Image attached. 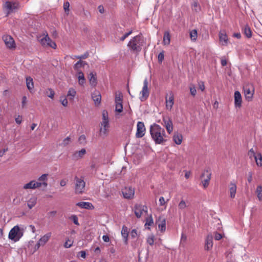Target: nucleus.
<instances>
[{"label": "nucleus", "mask_w": 262, "mask_h": 262, "mask_svg": "<svg viewBox=\"0 0 262 262\" xmlns=\"http://www.w3.org/2000/svg\"><path fill=\"white\" fill-rule=\"evenodd\" d=\"M121 235L123 238V241L125 245L128 244V228L125 225H123L122 227L121 231Z\"/></svg>", "instance_id": "obj_16"}, {"label": "nucleus", "mask_w": 262, "mask_h": 262, "mask_svg": "<svg viewBox=\"0 0 262 262\" xmlns=\"http://www.w3.org/2000/svg\"><path fill=\"white\" fill-rule=\"evenodd\" d=\"M234 105L236 108H240L242 106V98L239 91H235L234 95Z\"/></svg>", "instance_id": "obj_14"}, {"label": "nucleus", "mask_w": 262, "mask_h": 262, "mask_svg": "<svg viewBox=\"0 0 262 262\" xmlns=\"http://www.w3.org/2000/svg\"><path fill=\"white\" fill-rule=\"evenodd\" d=\"M163 121L164 122L165 126L166 127V129L167 132L169 134H170L171 132L172 131V129H173L171 121L169 119L167 120L165 118H163Z\"/></svg>", "instance_id": "obj_23"}, {"label": "nucleus", "mask_w": 262, "mask_h": 262, "mask_svg": "<svg viewBox=\"0 0 262 262\" xmlns=\"http://www.w3.org/2000/svg\"><path fill=\"white\" fill-rule=\"evenodd\" d=\"M37 199L35 197L30 198L27 203L28 207L29 209H32L36 204Z\"/></svg>", "instance_id": "obj_33"}, {"label": "nucleus", "mask_w": 262, "mask_h": 262, "mask_svg": "<svg viewBox=\"0 0 262 262\" xmlns=\"http://www.w3.org/2000/svg\"><path fill=\"white\" fill-rule=\"evenodd\" d=\"M256 154L254 149L253 148H251L249 150V151H248V156L249 157V158L250 159H251L252 158H254V159L255 158V157H256Z\"/></svg>", "instance_id": "obj_48"}, {"label": "nucleus", "mask_w": 262, "mask_h": 262, "mask_svg": "<svg viewBox=\"0 0 262 262\" xmlns=\"http://www.w3.org/2000/svg\"><path fill=\"white\" fill-rule=\"evenodd\" d=\"M256 193L259 201H262V186L261 185L257 186L256 190Z\"/></svg>", "instance_id": "obj_35"}, {"label": "nucleus", "mask_w": 262, "mask_h": 262, "mask_svg": "<svg viewBox=\"0 0 262 262\" xmlns=\"http://www.w3.org/2000/svg\"><path fill=\"white\" fill-rule=\"evenodd\" d=\"M154 243V235H151L149 236L147 239V243L149 245L152 246Z\"/></svg>", "instance_id": "obj_50"}, {"label": "nucleus", "mask_w": 262, "mask_h": 262, "mask_svg": "<svg viewBox=\"0 0 262 262\" xmlns=\"http://www.w3.org/2000/svg\"><path fill=\"white\" fill-rule=\"evenodd\" d=\"M170 33L168 31L164 32L163 36V43L164 45H168L170 43Z\"/></svg>", "instance_id": "obj_30"}, {"label": "nucleus", "mask_w": 262, "mask_h": 262, "mask_svg": "<svg viewBox=\"0 0 262 262\" xmlns=\"http://www.w3.org/2000/svg\"><path fill=\"white\" fill-rule=\"evenodd\" d=\"M77 76L78 79L79 84L81 86H83L85 83L86 80L83 72L81 71H78L77 74Z\"/></svg>", "instance_id": "obj_22"}, {"label": "nucleus", "mask_w": 262, "mask_h": 262, "mask_svg": "<svg viewBox=\"0 0 262 262\" xmlns=\"http://www.w3.org/2000/svg\"><path fill=\"white\" fill-rule=\"evenodd\" d=\"M18 4L16 2H6L4 8L6 9L7 15L11 13L15 12L18 8Z\"/></svg>", "instance_id": "obj_10"}, {"label": "nucleus", "mask_w": 262, "mask_h": 262, "mask_svg": "<svg viewBox=\"0 0 262 262\" xmlns=\"http://www.w3.org/2000/svg\"><path fill=\"white\" fill-rule=\"evenodd\" d=\"M213 235L211 234H208L205 240V250L209 251L213 247Z\"/></svg>", "instance_id": "obj_13"}, {"label": "nucleus", "mask_w": 262, "mask_h": 262, "mask_svg": "<svg viewBox=\"0 0 262 262\" xmlns=\"http://www.w3.org/2000/svg\"><path fill=\"white\" fill-rule=\"evenodd\" d=\"M70 219L71 220L73 223L76 225H79L78 219L77 216L76 215H72L70 217Z\"/></svg>", "instance_id": "obj_47"}, {"label": "nucleus", "mask_w": 262, "mask_h": 262, "mask_svg": "<svg viewBox=\"0 0 262 262\" xmlns=\"http://www.w3.org/2000/svg\"><path fill=\"white\" fill-rule=\"evenodd\" d=\"M190 92L192 96H195L196 94V90L195 86L193 84H192L189 87Z\"/></svg>", "instance_id": "obj_46"}, {"label": "nucleus", "mask_w": 262, "mask_h": 262, "mask_svg": "<svg viewBox=\"0 0 262 262\" xmlns=\"http://www.w3.org/2000/svg\"><path fill=\"white\" fill-rule=\"evenodd\" d=\"M254 160L257 166H262V155L261 153H257L256 157H255Z\"/></svg>", "instance_id": "obj_31"}, {"label": "nucleus", "mask_w": 262, "mask_h": 262, "mask_svg": "<svg viewBox=\"0 0 262 262\" xmlns=\"http://www.w3.org/2000/svg\"><path fill=\"white\" fill-rule=\"evenodd\" d=\"M214 236V239L216 241L221 239L223 237V235L221 233H219L217 232L213 233V237Z\"/></svg>", "instance_id": "obj_49"}, {"label": "nucleus", "mask_w": 262, "mask_h": 262, "mask_svg": "<svg viewBox=\"0 0 262 262\" xmlns=\"http://www.w3.org/2000/svg\"><path fill=\"white\" fill-rule=\"evenodd\" d=\"M150 134L152 139L157 144H161L166 141L164 138L165 136L164 129L156 123L150 125Z\"/></svg>", "instance_id": "obj_1"}, {"label": "nucleus", "mask_w": 262, "mask_h": 262, "mask_svg": "<svg viewBox=\"0 0 262 262\" xmlns=\"http://www.w3.org/2000/svg\"><path fill=\"white\" fill-rule=\"evenodd\" d=\"M92 97L96 105H98L100 103L101 100V96L99 92L94 93L92 94Z\"/></svg>", "instance_id": "obj_25"}, {"label": "nucleus", "mask_w": 262, "mask_h": 262, "mask_svg": "<svg viewBox=\"0 0 262 262\" xmlns=\"http://www.w3.org/2000/svg\"><path fill=\"white\" fill-rule=\"evenodd\" d=\"M88 78L89 79L90 84L92 86H95L96 85L97 78L95 74L93 72H91L88 76Z\"/></svg>", "instance_id": "obj_27"}, {"label": "nucleus", "mask_w": 262, "mask_h": 262, "mask_svg": "<svg viewBox=\"0 0 262 262\" xmlns=\"http://www.w3.org/2000/svg\"><path fill=\"white\" fill-rule=\"evenodd\" d=\"M153 223H154L153 220L151 216L149 219H148L147 220V221L145 224V226H146L148 225V226H151L153 224Z\"/></svg>", "instance_id": "obj_57"}, {"label": "nucleus", "mask_w": 262, "mask_h": 262, "mask_svg": "<svg viewBox=\"0 0 262 262\" xmlns=\"http://www.w3.org/2000/svg\"><path fill=\"white\" fill-rule=\"evenodd\" d=\"M48 186L47 182H41L37 180V181H35V189L37 188H39L42 186L44 188H46Z\"/></svg>", "instance_id": "obj_39"}, {"label": "nucleus", "mask_w": 262, "mask_h": 262, "mask_svg": "<svg viewBox=\"0 0 262 262\" xmlns=\"http://www.w3.org/2000/svg\"><path fill=\"white\" fill-rule=\"evenodd\" d=\"M132 33V31H129L128 32L125 33L120 39L121 41H124L126 38Z\"/></svg>", "instance_id": "obj_53"}, {"label": "nucleus", "mask_w": 262, "mask_h": 262, "mask_svg": "<svg viewBox=\"0 0 262 262\" xmlns=\"http://www.w3.org/2000/svg\"><path fill=\"white\" fill-rule=\"evenodd\" d=\"M76 206L81 208H84L86 209H93L94 206L91 203L86 202H80L76 204Z\"/></svg>", "instance_id": "obj_18"}, {"label": "nucleus", "mask_w": 262, "mask_h": 262, "mask_svg": "<svg viewBox=\"0 0 262 262\" xmlns=\"http://www.w3.org/2000/svg\"><path fill=\"white\" fill-rule=\"evenodd\" d=\"M101 127L100 128V133L105 135L110 127L109 120H102L101 123Z\"/></svg>", "instance_id": "obj_19"}, {"label": "nucleus", "mask_w": 262, "mask_h": 262, "mask_svg": "<svg viewBox=\"0 0 262 262\" xmlns=\"http://www.w3.org/2000/svg\"><path fill=\"white\" fill-rule=\"evenodd\" d=\"M148 82L147 78H146L143 82V86L142 90L140 92L141 95L140 99L141 101H144L147 99L149 96V92L148 89Z\"/></svg>", "instance_id": "obj_8"}, {"label": "nucleus", "mask_w": 262, "mask_h": 262, "mask_svg": "<svg viewBox=\"0 0 262 262\" xmlns=\"http://www.w3.org/2000/svg\"><path fill=\"white\" fill-rule=\"evenodd\" d=\"M191 9L193 11L199 13L201 11V7L196 0H193L191 3Z\"/></svg>", "instance_id": "obj_24"}, {"label": "nucleus", "mask_w": 262, "mask_h": 262, "mask_svg": "<svg viewBox=\"0 0 262 262\" xmlns=\"http://www.w3.org/2000/svg\"><path fill=\"white\" fill-rule=\"evenodd\" d=\"M145 127L143 122L139 121L137 125L136 137L138 138L143 137L145 133Z\"/></svg>", "instance_id": "obj_11"}, {"label": "nucleus", "mask_w": 262, "mask_h": 262, "mask_svg": "<svg viewBox=\"0 0 262 262\" xmlns=\"http://www.w3.org/2000/svg\"><path fill=\"white\" fill-rule=\"evenodd\" d=\"M3 39L8 48L11 49L15 47V41L10 35H4Z\"/></svg>", "instance_id": "obj_12"}, {"label": "nucleus", "mask_w": 262, "mask_h": 262, "mask_svg": "<svg viewBox=\"0 0 262 262\" xmlns=\"http://www.w3.org/2000/svg\"><path fill=\"white\" fill-rule=\"evenodd\" d=\"M74 192L75 194H80L84 192L85 188V182L84 177L75 176L74 179Z\"/></svg>", "instance_id": "obj_3"}, {"label": "nucleus", "mask_w": 262, "mask_h": 262, "mask_svg": "<svg viewBox=\"0 0 262 262\" xmlns=\"http://www.w3.org/2000/svg\"><path fill=\"white\" fill-rule=\"evenodd\" d=\"M48 174H43L38 179V181H40L41 182H47L48 180Z\"/></svg>", "instance_id": "obj_45"}, {"label": "nucleus", "mask_w": 262, "mask_h": 262, "mask_svg": "<svg viewBox=\"0 0 262 262\" xmlns=\"http://www.w3.org/2000/svg\"><path fill=\"white\" fill-rule=\"evenodd\" d=\"M76 94V92L75 90V89H74L72 88H71L69 89V90L68 91V92L67 94V96L71 97V98H70V99H73L74 98V97L75 96Z\"/></svg>", "instance_id": "obj_41"}, {"label": "nucleus", "mask_w": 262, "mask_h": 262, "mask_svg": "<svg viewBox=\"0 0 262 262\" xmlns=\"http://www.w3.org/2000/svg\"><path fill=\"white\" fill-rule=\"evenodd\" d=\"M69 6H70V4H69V2H66L64 3L63 8H64V11L66 12L67 11H69Z\"/></svg>", "instance_id": "obj_62"}, {"label": "nucleus", "mask_w": 262, "mask_h": 262, "mask_svg": "<svg viewBox=\"0 0 262 262\" xmlns=\"http://www.w3.org/2000/svg\"><path fill=\"white\" fill-rule=\"evenodd\" d=\"M122 194L125 198L129 199L133 198L135 194V191L131 187H125L122 190Z\"/></svg>", "instance_id": "obj_15"}, {"label": "nucleus", "mask_w": 262, "mask_h": 262, "mask_svg": "<svg viewBox=\"0 0 262 262\" xmlns=\"http://www.w3.org/2000/svg\"><path fill=\"white\" fill-rule=\"evenodd\" d=\"M79 142L80 144H83L85 143L86 138L84 135H81L79 138Z\"/></svg>", "instance_id": "obj_52"}, {"label": "nucleus", "mask_w": 262, "mask_h": 262, "mask_svg": "<svg viewBox=\"0 0 262 262\" xmlns=\"http://www.w3.org/2000/svg\"><path fill=\"white\" fill-rule=\"evenodd\" d=\"M220 41L222 45H227L228 43V37L224 30H221L219 33Z\"/></svg>", "instance_id": "obj_17"}, {"label": "nucleus", "mask_w": 262, "mask_h": 262, "mask_svg": "<svg viewBox=\"0 0 262 262\" xmlns=\"http://www.w3.org/2000/svg\"><path fill=\"white\" fill-rule=\"evenodd\" d=\"M133 210L137 218H140L144 212H147V207L145 205H143L140 204H136L134 207Z\"/></svg>", "instance_id": "obj_6"}, {"label": "nucleus", "mask_w": 262, "mask_h": 262, "mask_svg": "<svg viewBox=\"0 0 262 262\" xmlns=\"http://www.w3.org/2000/svg\"><path fill=\"white\" fill-rule=\"evenodd\" d=\"M187 207V205L186 204V203L185 202V201L183 200H182L179 204H178V207L180 209H184L185 208H186V207Z\"/></svg>", "instance_id": "obj_44"}, {"label": "nucleus", "mask_w": 262, "mask_h": 262, "mask_svg": "<svg viewBox=\"0 0 262 262\" xmlns=\"http://www.w3.org/2000/svg\"><path fill=\"white\" fill-rule=\"evenodd\" d=\"M23 188L25 189H35V181L32 180L30 182L27 183L23 186Z\"/></svg>", "instance_id": "obj_36"}, {"label": "nucleus", "mask_w": 262, "mask_h": 262, "mask_svg": "<svg viewBox=\"0 0 262 262\" xmlns=\"http://www.w3.org/2000/svg\"><path fill=\"white\" fill-rule=\"evenodd\" d=\"M26 85L28 89L31 91L34 88L33 79L30 77H26Z\"/></svg>", "instance_id": "obj_29"}, {"label": "nucleus", "mask_w": 262, "mask_h": 262, "mask_svg": "<svg viewBox=\"0 0 262 262\" xmlns=\"http://www.w3.org/2000/svg\"><path fill=\"white\" fill-rule=\"evenodd\" d=\"M15 120L17 124H20L22 121L21 117L18 116L17 117L15 118Z\"/></svg>", "instance_id": "obj_59"}, {"label": "nucleus", "mask_w": 262, "mask_h": 262, "mask_svg": "<svg viewBox=\"0 0 262 262\" xmlns=\"http://www.w3.org/2000/svg\"><path fill=\"white\" fill-rule=\"evenodd\" d=\"M130 234V236H131L132 238H133L137 237L138 235V231L135 229L132 230Z\"/></svg>", "instance_id": "obj_51"}, {"label": "nucleus", "mask_w": 262, "mask_h": 262, "mask_svg": "<svg viewBox=\"0 0 262 262\" xmlns=\"http://www.w3.org/2000/svg\"><path fill=\"white\" fill-rule=\"evenodd\" d=\"M244 34L248 38H250L252 36V32L248 25H245L243 28Z\"/></svg>", "instance_id": "obj_32"}, {"label": "nucleus", "mask_w": 262, "mask_h": 262, "mask_svg": "<svg viewBox=\"0 0 262 262\" xmlns=\"http://www.w3.org/2000/svg\"><path fill=\"white\" fill-rule=\"evenodd\" d=\"M159 203H160V206H163V205L165 204V201L164 198L163 196H161L159 198Z\"/></svg>", "instance_id": "obj_63"}, {"label": "nucleus", "mask_w": 262, "mask_h": 262, "mask_svg": "<svg viewBox=\"0 0 262 262\" xmlns=\"http://www.w3.org/2000/svg\"><path fill=\"white\" fill-rule=\"evenodd\" d=\"M164 52L163 51L162 52H160L158 55V58L159 62H162L164 59Z\"/></svg>", "instance_id": "obj_54"}, {"label": "nucleus", "mask_w": 262, "mask_h": 262, "mask_svg": "<svg viewBox=\"0 0 262 262\" xmlns=\"http://www.w3.org/2000/svg\"><path fill=\"white\" fill-rule=\"evenodd\" d=\"M183 137L182 135L179 133L174 134L173 137V140L176 144L180 145L182 143Z\"/></svg>", "instance_id": "obj_28"}, {"label": "nucleus", "mask_w": 262, "mask_h": 262, "mask_svg": "<svg viewBox=\"0 0 262 262\" xmlns=\"http://www.w3.org/2000/svg\"><path fill=\"white\" fill-rule=\"evenodd\" d=\"M51 232H48L41 236L38 240V242L42 245V246H44L48 242L51 236Z\"/></svg>", "instance_id": "obj_21"}, {"label": "nucleus", "mask_w": 262, "mask_h": 262, "mask_svg": "<svg viewBox=\"0 0 262 262\" xmlns=\"http://www.w3.org/2000/svg\"><path fill=\"white\" fill-rule=\"evenodd\" d=\"M174 103V97L172 94L170 95L169 98L166 99V108L171 110Z\"/></svg>", "instance_id": "obj_20"}, {"label": "nucleus", "mask_w": 262, "mask_h": 262, "mask_svg": "<svg viewBox=\"0 0 262 262\" xmlns=\"http://www.w3.org/2000/svg\"><path fill=\"white\" fill-rule=\"evenodd\" d=\"M200 90L203 92L205 90V85L203 81H200L198 83Z\"/></svg>", "instance_id": "obj_56"}, {"label": "nucleus", "mask_w": 262, "mask_h": 262, "mask_svg": "<svg viewBox=\"0 0 262 262\" xmlns=\"http://www.w3.org/2000/svg\"><path fill=\"white\" fill-rule=\"evenodd\" d=\"M24 235V229L18 225L14 226L9 233V238L15 242L18 241Z\"/></svg>", "instance_id": "obj_4"}, {"label": "nucleus", "mask_w": 262, "mask_h": 262, "mask_svg": "<svg viewBox=\"0 0 262 262\" xmlns=\"http://www.w3.org/2000/svg\"><path fill=\"white\" fill-rule=\"evenodd\" d=\"M60 101L61 102V104L64 106H67L68 105V100L66 98H64L63 99H60Z\"/></svg>", "instance_id": "obj_61"}, {"label": "nucleus", "mask_w": 262, "mask_h": 262, "mask_svg": "<svg viewBox=\"0 0 262 262\" xmlns=\"http://www.w3.org/2000/svg\"><path fill=\"white\" fill-rule=\"evenodd\" d=\"M144 43L143 36L141 34H139L130 39L127 47L132 52L139 53L141 51Z\"/></svg>", "instance_id": "obj_2"}, {"label": "nucleus", "mask_w": 262, "mask_h": 262, "mask_svg": "<svg viewBox=\"0 0 262 262\" xmlns=\"http://www.w3.org/2000/svg\"><path fill=\"white\" fill-rule=\"evenodd\" d=\"M159 230L163 232L166 229V221L165 220H163L158 225Z\"/></svg>", "instance_id": "obj_38"}, {"label": "nucleus", "mask_w": 262, "mask_h": 262, "mask_svg": "<svg viewBox=\"0 0 262 262\" xmlns=\"http://www.w3.org/2000/svg\"><path fill=\"white\" fill-rule=\"evenodd\" d=\"M197 36L198 33L196 30H193L190 32V37L192 40H196Z\"/></svg>", "instance_id": "obj_43"}, {"label": "nucleus", "mask_w": 262, "mask_h": 262, "mask_svg": "<svg viewBox=\"0 0 262 262\" xmlns=\"http://www.w3.org/2000/svg\"><path fill=\"white\" fill-rule=\"evenodd\" d=\"M205 172L207 173L206 178L204 179L202 181V183L203 186L204 188H206V187H208V186L209 185V181L211 179V171L210 168L209 167H207L204 169V170L203 171V172H202V173L201 175V179H203V177L205 176Z\"/></svg>", "instance_id": "obj_7"}, {"label": "nucleus", "mask_w": 262, "mask_h": 262, "mask_svg": "<svg viewBox=\"0 0 262 262\" xmlns=\"http://www.w3.org/2000/svg\"><path fill=\"white\" fill-rule=\"evenodd\" d=\"M236 191V186L234 184H230V198L235 197Z\"/></svg>", "instance_id": "obj_37"}, {"label": "nucleus", "mask_w": 262, "mask_h": 262, "mask_svg": "<svg viewBox=\"0 0 262 262\" xmlns=\"http://www.w3.org/2000/svg\"><path fill=\"white\" fill-rule=\"evenodd\" d=\"M85 64H86L85 61L79 60L74 65V69L75 70L78 71L79 68L83 67Z\"/></svg>", "instance_id": "obj_34"}, {"label": "nucleus", "mask_w": 262, "mask_h": 262, "mask_svg": "<svg viewBox=\"0 0 262 262\" xmlns=\"http://www.w3.org/2000/svg\"><path fill=\"white\" fill-rule=\"evenodd\" d=\"M43 37L39 40L40 43L45 47H50L53 49L56 48V45L54 41H53L49 37L47 32L42 34Z\"/></svg>", "instance_id": "obj_5"}, {"label": "nucleus", "mask_w": 262, "mask_h": 262, "mask_svg": "<svg viewBox=\"0 0 262 262\" xmlns=\"http://www.w3.org/2000/svg\"><path fill=\"white\" fill-rule=\"evenodd\" d=\"M102 120H108L107 112L105 110L102 112Z\"/></svg>", "instance_id": "obj_55"}, {"label": "nucleus", "mask_w": 262, "mask_h": 262, "mask_svg": "<svg viewBox=\"0 0 262 262\" xmlns=\"http://www.w3.org/2000/svg\"><path fill=\"white\" fill-rule=\"evenodd\" d=\"M123 95L120 92H117L115 94V102H122Z\"/></svg>", "instance_id": "obj_40"}, {"label": "nucleus", "mask_w": 262, "mask_h": 262, "mask_svg": "<svg viewBox=\"0 0 262 262\" xmlns=\"http://www.w3.org/2000/svg\"><path fill=\"white\" fill-rule=\"evenodd\" d=\"M56 213H57L56 211H52L49 212L48 213V215L49 217H53V216H54L56 215Z\"/></svg>", "instance_id": "obj_64"}, {"label": "nucleus", "mask_w": 262, "mask_h": 262, "mask_svg": "<svg viewBox=\"0 0 262 262\" xmlns=\"http://www.w3.org/2000/svg\"><path fill=\"white\" fill-rule=\"evenodd\" d=\"M245 98L246 100H252L254 93V89L252 85H246L244 87Z\"/></svg>", "instance_id": "obj_9"}, {"label": "nucleus", "mask_w": 262, "mask_h": 262, "mask_svg": "<svg viewBox=\"0 0 262 262\" xmlns=\"http://www.w3.org/2000/svg\"><path fill=\"white\" fill-rule=\"evenodd\" d=\"M78 256L82 258H85L86 256V253L84 251H81L79 252Z\"/></svg>", "instance_id": "obj_60"}, {"label": "nucleus", "mask_w": 262, "mask_h": 262, "mask_svg": "<svg viewBox=\"0 0 262 262\" xmlns=\"http://www.w3.org/2000/svg\"><path fill=\"white\" fill-rule=\"evenodd\" d=\"M115 111L118 113H121L123 111L122 102H115Z\"/></svg>", "instance_id": "obj_42"}, {"label": "nucleus", "mask_w": 262, "mask_h": 262, "mask_svg": "<svg viewBox=\"0 0 262 262\" xmlns=\"http://www.w3.org/2000/svg\"><path fill=\"white\" fill-rule=\"evenodd\" d=\"M86 153V150L84 148L81 149L79 151H76L73 155V159H78L82 158Z\"/></svg>", "instance_id": "obj_26"}, {"label": "nucleus", "mask_w": 262, "mask_h": 262, "mask_svg": "<svg viewBox=\"0 0 262 262\" xmlns=\"http://www.w3.org/2000/svg\"><path fill=\"white\" fill-rule=\"evenodd\" d=\"M70 141V137H67L66 138H65L63 140V142H62V145L64 146H67V145H68L69 144Z\"/></svg>", "instance_id": "obj_58"}]
</instances>
